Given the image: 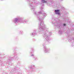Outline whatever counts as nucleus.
<instances>
[{
	"label": "nucleus",
	"mask_w": 74,
	"mask_h": 74,
	"mask_svg": "<svg viewBox=\"0 0 74 74\" xmlns=\"http://www.w3.org/2000/svg\"><path fill=\"white\" fill-rule=\"evenodd\" d=\"M55 11L56 12V14H58L59 15H60V13L59 12L60 11V10H55Z\"/></svg>",
	"instance_id": "nucleus-1"
},
{
	"label": "nucleus",
	"mask_w": 74,
	"mask_h": 74,
	"mask_svg": "<svg viewBox=\"0 0 74 74\" xmlns=\"http://www.w3.org/2000/svg\"><path fill=\"white\" fill-rule=\"evenodd\" d=\"M42 1L43 3H46V1H44V0H42Z\"/></svg>",
	"instance_id": "nucleus-2"
},
{
	"label": "nucleus",
	"mask_w": 74,
	"mask_h": 74,
	"mask_svg": "<svg viewBox=\"0 0 74 74\" xmlns=\"http://www.w3.org/2000/svg\"><path fill=\"white\" fill-rule=\"evenodd\" d=\"M65 25H66V24H64V26H65Z\"/></svg>",
	"instance_id": "nucleus-3"
}]
</instances>
